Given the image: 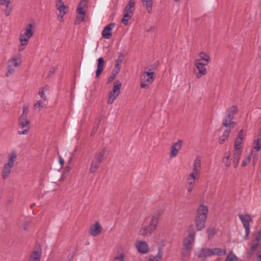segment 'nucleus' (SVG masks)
Returning <instances> with one entry per match:
<instances>
[{
  "instance_id": "f257e3e1",
  "label": "nucleus",
  "mask_w": 261,
  "mask_h": 261,
  "mask_svg": "<svg viewBox=\"0 0 261 261\" xmlns=\"http://www.w3.org/2000/svg\"><path fill=\"white\" fill-rule=\"evenodd\" d=\"M35 24L34 22L28 23L25 28L21 31L19 37V45L18 51H22L28 44L30 39L33 36L34 32V28Z\"/></svg>"
},
{
  "instance_id": "f03ea898",
  "label": "nucleus",
  "mask_w": 261,
  "mask_h": 261,
  "mask_svg": "<svg viewBox=\"0 0 261 261\" xmlns=\"http://www.w3.org/2000/svg\"><path fill=\"white\" fill-rule=\"evenodd\" d=\"M195 231L193 226L191 225L189 228L188 236L183 241L184 248L182 250V255L184 256H187L190 253L193 247L195 242Z\"/></svg>"
},
{
  "instance_id": "7ed1b4c3",
  "label": "nucleus",
  "mask_w": 261,
  "mask_h": 261,
  "mask_svg": "<svg viewBox=\"0 0 261 261\" xmlns=\"http://www.w3.org/2000/svg\"><path fill=\"white\" fill-rule=\"evenodd\" d=\"M208 209L207 206L201 204L197 211L195 219L196 226L197 230L200 231L205 227V221L207 218Z\"/></svg>"
},
{
  "instance_id": "20e7f679",
  "label": "nucleus",
  "mask_w": 261,
  "mask_h": 261,
  "mask_svg": "<svg viewBox=\"0 0 261 261\" xmlns=\"http://www.w3.org/2000/svg\"><path fill=\"white\" fill-rule=\"evenodd\" d=\"M16 158L17 154L15 150H12L8 154L7 162L4 164L2 171V177L3 179H6L9 176Z\"/></svg>"
},
{
  "instance_id": "39448f33",
  "label": "nucleus",
  "mask_w": 261,
  "mask_h": 261,
  "mask_svg": "<svg viewBox=\"0 0 261 261\" xmlns=\"http://www.w3.org/2000/svg\"><path fill=\"white\" fill-rule=\"evenodd\" d=\"M201 158L197 155L194 160L192 166V171L189 173L188 177L197 180L199 179L201 169Z\"/></svg>"
},
{
  "instance_id": "423d86ee",
  "label": "nucleus",
  "mask_w": 261,
  "mask_h": 261,
  "mask_svg": "<svg viewBox=\"0 0 261 261\" xmlns=\"http://www.w3.org/2000/svg\"><path fill=\"white\" fill-rule=\"evenodd\" d=\"M226 253V250L225 249L215 248L213 249L204 248L200 250L197 252L198 257H207L213 255L218 256H224Z\"/></svg>"
},
{
  "instance_id": "0eeeda50",
  "label": "nucleus",
  "mask_w": 261,
  "mask_h": 261,
  "mask_svg": "<svg viewBox=\"0 0 261 261\" xmlns=\"http://www.w3.org/2000/svg\"><path fill=\"white\" fill-rule=\"evenodd\" d=\"M156 77L154 72L144 71L142 73L140 82V87L143 89H148L154 82Z\"/></svg>"
},
{
  "instance_id": "6e6552de",
  "label": "nucleus",
  "mask_w": 261,
  "mask_h": 261,
  "mask_svg": "<svg viewBox=\"0 0 261 261\" xmlns=\"http://www.w3.org/2000/svg\"><path fill=\"white\" fill-rule=\"evenodd\" d=\"M21 62V55L19 54L10 59L8 63V72L6 73V76L8 77L13 73L14 72L15 68L20 64Z\"/></svg>"
},
{
  "instance_id": "1a4fd4ad",
  "label": "nucleus",
  "mask_w": 261,
  "mask_h": 261,
  "mask_svg": "<svg viewBox=\"0 0 261 261\" xmlns=\"http://www.w3.org/2000/svg\"><path fill=\"white\" fill-rule=\"evenodd\" d=\"M121 87V83L119 81H116L114 82L112 91L109 94L108 103L112 104L114 102L120 93Z\"/></svg>"
},
{
  "instance_id": "9d476101",
  "label": "nucleus",
  "mask_w": 261,
  "mask_h": 261,
  "mask_svg": "<svg viewBox=\"0 0 261 261\" xmlns=\"http://www.w3.org/2000/svg\"><path fill=\"white\" fill-rule=\"evenodd\" d=\"M239 217L245 230V239H247L250 233V222L252 221V218L251 216L248 214H240L239 215Z\"/></svg>"
},
{
  "instance_id": "9b49d317",
  "label": "nucleus",
  "mask_w": 261,
  "mask_h": 261,
  "mask_svg": "<svg viewBox=\"0 0 261 261\" xmlns=\"http://www.w3.org/2000/svg\"><path fill=\"white\" fill-rule=\"evenodd\" d=\"M194 64L198 70V72L196 74L197 79H199L202 76L205 75L207 73V70L205 66L208 65L204 62H200L199 60H195Z\"/></svg>"
},
{
  "instance_id": "f8f14e48",
  "label": "nucleus",
  "mask_w": 261,
  "mask_h": 261,
  "mask_svg": "<svg viewBox=\"0 0 261 261\" xmlns=\"http://www.w3.org/2000/svg\"><path fill=\"white\" fill-rule=\"evenodd\" d=\"M30 121L28 118L19 117V125L23 129L22 130H18V135H26L29 133Z\"/></svg>"
},
{
  "instance_id": "ddd939ff",
  "label": "nucleus",
  "mask_w": 261,
  "mask_h": 261,
  "mask_svg": "<svg viewBox=\"0 0 261 261\" xmlns=\"http://www.w3.org/2000/svg\"><path fill=\"white\" fill-rule=\"evenodd\" d=\"M123 62V58L122 56H119L115 61L114 68L113 69L109 81L113 80V79L116 76L120 70L121 64Z\"/></svg>"
},
{
  "instance_id": "4468645a",
  "label": "nucleus",
  "mask_w": 261,
  "mask_h": 261,
  "mask_svg": "<svg viewBox=\"0 0 261 261\" xmlns=\"http://www.w3.org/2000/svg\"><path fill=\"white\" fill-rule=\"evenodd\" d=\"M135 247L138 251L142 254H146L149 251L148 245L145 241H137L135 243Z\"/></svg>"
},
{
  "instance_id": "2eb2a0df",
  "label": "nucleus",
  "mask_w": 261,
  "mask_h": 261,
  "mask_svg": "<svg viewBox=\"0 0 261 261\" xmlns=\"http://www.w3.org/2000/svg\"><path fill=\"white\" fill-rule=\"evenodd\" d=\"M155 229L156 228L149 224L148 225L143 224L142 228L140 229L139 233L140 235L145 237L148 234H152Z\"/></svg>"
},
{
  "instance_id": "dca6fc26",
  "label": "nucleus",
  "mask_w": 261,
  "mask_h": 261,
  "mask_svg": "<svg viewBox=\"0 0 261 261\" xmlns=\"http://www.w3.org/2000/svg\"><path fill=\"white\" fill-rule=\"evenodd\" d=\"M182 141L178 140L176 143H174L171 147L170 157L171 158H174L177 156L178 150L181 147Z\"/></svg>"
},
{
  "instance_id": "f3484780",
  "label": "nucleus",
  "mask_w": 261,
  "mask_h": 261,
  "mask_svg": "<svg viewBox=\"0 0 261 261\" xmlns=\"http://www.w3.org/2000/svg\"><path fill=\"white\" fill-rule=\"evenodd\" d=\"M102 231V227L98 222H96L94 224L91 226L90 228V233L93 237L98 236Z\"/></svg>"
},
{
  "instance_id": "a211bd4d",
  "label": "nucleus",
  "mask_w": 261,
  "mask_h": 261,
  "mask_svg": "<svg viewBox=\"0 0 261 261\" xmlns=\"http://www.w3.org/2000/svg\"><path fill=\"white\" fill-rule=\"evenodd\" d=\"M114 27L115 24L113 23L106 26L102 30V36L106 39H110L112 37V30Z\"/></svg>"
},
{
  "instance_id": "6ab92c4d",
  "label": "nucleus",
  "mask_w": 261,
  "mask_h": 261,
  "mask_svg": "<svg viewBox=\"0 0 261 261\" xmlns=\"http://www.w3.org/2000/svg\"><path fill=\"white\" fill-rule=\"evenodd\" d=\"M56 5L57 9L60 12V13L58 15V16L63 18L64 16L66 13V11L65 10L66 9V7L64 4V3L63 2H56Z\"/></svg>"
},
{
  "instance_id": "aec40b11",
  "label": "nucleus",
  "mask_w": 261,
  "mask_h": 261,
  "mask_svg": "<svg viewBox=\"0 0 261 261\" xmlns=\"http://www.w3.org/2000/svg\"><path fill=\"white\" fill-rule=\"evenodd\" d=\"M41 253V249H38L34 250L31 254L29 261H40Z\"/></svg>"
},
{
  "instance_id": "412c9836",
  "label": "nucleus",
  "mask_w": 261,
  "mask_h": 261,
  "mask_svg": "<svg viewBox=\"0 0 261 261\" xmlns=\"http://www.w3.org/2000/svg\"><path fill=\"white\" fill-rule=\"evenodd\" d=\"M98 63L96 71V77H98L101 73L104 67V60L102 57H100L97 60Z\"/></svg>"
},
{
  "instance_id": "4be33fe9",
  "label": "nucleus",
  "mask_w": 261,
  "mask_h": 261,
  "mask_svg": "<svg viewBox=\"0 0 261 261\" xmlns=\"http://www.w3.org/2000/svg\"><path fill=\"white\" fill-rule=\"evenodd\" d=\"M236 124V122L232 121L230 119L227 118L226 117H224L223 119L222 124L224 127L227 128H230V129H232L234 128Z\"/></svg>"
},
{
  "instance_id": "5701e85b",
  "label": "nucleus",
  "mask_w": 261,
  "mask_h": 261,
  "mask_svg": "<svg viewBox=\"0 0 261 261\" xmlns=\"http://www.w3.org/2000/svg\"><path fill=\"white\" fill-rule=\"evenodd\" d=\"M101 162L95 160V159L91 162L90 168L89 172L91 173H95L99 167Z\"/></svg>"
},
{
  "instance_id": "b1692460",
  "label": "nucleus",
  "mask_w": 261,
  "mask_h": 261,
  "mask_svg": "<svg viewBox=\"0 0 261 261\" xmlns=\"http://www.w3.org/2000/svg\"><path fill=\"white\" fill-rule=\"evenodd\" d=\"M196 180L191 179L187 177V183H186V189L188 191V193H190L193 189H194L195 185V181Z\"/></svg>"
},
{
  "instance_id": "393cba45",
  "label": "nucleus",
  "mask_w": 261,
  "mask_h": 261,
  "mask_svg": "<svg viewBox=\"0 0 261 261\" xmlns=\"http://www.w3.org/2000/svg\"><path fill=\"white\" fill-rule=\"evenodd\" d=\"M163 255V250L161 247L159 248L158 253L156 255H151L148 261H160Z\"/></svg>"
},
{
  "instance_id": "a878e982",
  "label": "nucleus",
  "mask_w": 261,
  "mask_h": 261,
  "mask_svg": "<svg viewBox=\"0 0 261 261\" xmlns=\"http://www.w3.org/2000/svg\"><path fill=\"white\" fill-rule=\"evenodd\" d=\"M199 58L195 60H199L200 62H204L206 64H208L210 60V57L207 54L202 51L199 53Z\"/></svg>"
},
{
  "instance_id": "bb28decb",
  "label": "nucleus",
  "mask_w": 261,
  "mask_h": 261,
  "mask_svg": "<svg viewBox=\"0 0 261 261\" xmlns=\"http://www.w3.org/2000/svg\"><path fill=\"white\" fill-rule=\"evenodd\" d=\"M86 5L87 1L86 0H82L78 5L77 8L76 9V12L78 14H84V13H85L84 8Z\"/></svg>"
},
{
  "instance_id": "cd10ccee",
  "label": "nucleus",
  "mask_w": 261,
  "mask_h": 261,
  "mask_svg": "<svg viewBox=\"0 0 261 261\" xmlns=\"http://www.w3.org/2000/svg\"><path fill=\"white\" fill-rule=\"evenodd\" d=\"M142 3L145 6L146 10L148 13L152 11L153 0H142Z\"/></svg>"
},
{
  "instance_id": "c85d7f7f",
  "label": "nucleus",
  "mask_w": 261,
  "mask_h": 261,
  "mask_svg": "<svg viewBox=\"0 0 261 261\" xmlns=\"http://www.w3.org/2000/svg\"><path fill=\"white\" fill-rule=\"evenodd\" d=\"M5 5L6 9L5 10V15L9 16L11 12V7L10 6V1L8 0H0V5Z\"/></svg>"
},
{
  "instance_id": "c756f323",
  "label": "nucleus",
  "mask_w": 261,
  "mask_h": 261,
  "mask_svg": "<svg viewBox=\"0 0 261 261\" xmlns=\"http://www.w3.org/2000/svg\"><path fill=\"white\" fill-rule=\"evenodd\" d=\"M241 153H242L235 152H233V153L232 164H233V166L234 168H237L239 165Z\"/></svg>"
},
{
  "instance_id": "7c9ffc66",
  "label": "nucleus",
  "mask_w": 261,
  "mask_h": 261,
  "mask_svg": "<svg viewBox=\"0 0 261 261\" xmlns=\"http://www.w3.org/2000/svg\"><path fill=\"white\" fill-rule=\"evenodd\" d=\"M244 130L243 129H241L234 141V144L241 145L243 142L244 137Z\"/></svg>"
},
{
  "instance_id": "2f4dec72",
  "label": "nucleus",
  "mask_w": 261,
  "mask_h": 261,
  "mask_svg": "<svg viewBox=\"0 0 261 261\" xmlns=\"http://www.w3.org/2000/svg\"><path fill=\"white\" fill-rule=\"evenodd\" d=\"M107 152V149L104 148L102 150L99 152L94 159L101 163Z\"/></svg>"
},
{
  "instance_id": "473e14b6",
  "label": "nucleus",
  "mask_w": 261,
  "mask_h": 261,
  "mask_svg": "<svg viewBox=\"0 0 261 261\" xmlns=\"http://www.w3.org/2000/svg\"><path fill=\"white\" fill-rule=\"evenodd\" d=\"M47 89H48L46 87H42L39 90L38 92V94L40 96L41 98L44 101H46L47 100V97L45 93V91H46Z\"/></svg>"
},
{
  "instance_id": "72a5a7b5",
  "label": "nucleus",
  "mask_w": 261,
  "mask_h": 261,
  "mask_svg": "<svg viewBox=\"0 0 261 261\" xmlns=\"http://www.w3.org/2000/svg\"><path fill=\"white\" fill-rule=\"evenodd\" d=\"M252 149L258 151L261 149V139L258 138L253 141Z\"/></svg>"
},
{
  "instance_id": "f704fd0d",
  "label": "nucleus",
  "mask_w": 261,
  "mask_h": 261,
  "mask_svg": "<svg viewBox=\"0 0 261 261\" xmlns=\"http://www.w3.org/2000/svg\"><path fill=\"white\" fill-rule=\"evenodd\" d=\"M45 106H46V101L43 100H37L34 105V109L36 110L37 109L43 108Z\"/></svg>"
},
{
  "instance_id": "c9c22d12",
  "label": "nucleus",
  "mask_w": 261,
  "mask_h": 261,
  "mask_svg": "<svg viewBox=\"0 0 261 261\" xmlns=\"http://www.w3.org/2000/svg\"><path fill=\"white\" fill-rule=\"evenodd\" d=\"M225 261H238V258L232 251H231L227 255Z\"/></svg>"
},
{
  "instance_id": "e433bc0d",
  "label": "nucleus",
  "mask_w": 261,
  "mask_h": 261,
  "mask_svg": "<svg viewBox=\"0 0 261 261\" xmlns=\"http://www.w3.org/2000/svg\"><path fill=\"white\" fill-rule=\"evenodd\" d=\"M135 6V2L133 0H130L127 5L125 11L132 13V9Z\"/></svg>"
},
{
  "instance_id": "4c0bfd02",
  "label": "nucleus",
  "mask_w": 261,
  "mask_h": 261,
  "mask_svg": "<svg viewBox=\"0 0 261 261\" xmlns=\"http://www.w3.org/2000/svg\"><path fill=\"white\" fill-rule=\"evenodd\" d=\"M29 109L28 105H24L22 108V113L20 117L28 118Z\"/></svg>"
},
{
  "instance_id": "58836bf2",
  "label": "nucleus",
  "mask_w": 261,
  "mask_h": 261,
  "mask_svg": "<svg viewBox=\"0 0 261 261\" xmlns=\"http://www.w3.org/2000/svg\"><path fill=\"white\" fill-rule=\"evenodd\" d=\"M113 261H125V255L123 253H119L113 258Z\"/></svg>"
},
{
  "instance_id": "ea45409f",
  "label": "nucleus",
  "mask_w": 261,
  "mask_h": 261,
  "mask_svg": "<svg viewBox=\"0 0 261 261\" xmlns=\"http://www.w3.org/2000/svg\"><path fill=\"white\" fill-rule=\"evenodd\" d=\"M258 151L255 150L254 149H252L251 152V156L253 159V162L254 164H255L256 161L257 160V156L258 154Z\"/></svg>"
},
{
  "instance_id": "a19ab883",
  "label": "nucleus",
  "mask_w": 261,
  "mask_h": 261,
  "mask_svg": "<svg viewBox=\"0 0 261 261\" xmlns=\"http://www.w3.org/2000/svg\"><path fill=\"white\" fill-rule=\"evenodd\" d=\"M230 154L226 155L223 160V162L225 166L226 167H229L230 165Z\"/></svg>"
},
{
  "instance_id": "79ce46f5",
  "label": "nucleus",
  "mask_w": 261,
  "mask_h": 261,
  "mask_svg": "<svg viewBox=\"0 0 261 261\" xmlns=\"http://www.w3.org/2000/svg\"><path fill=\"white\" fill-rule=\"evenodd\" d=\"M251 160V158L249 155H247L242 162L241 166L242 167H245L247 165Z\"/></svg>"
},
{
  "instance_id": "37998d69",
  "label": "nucleus",
  "mask_w": 261,
  "mask_h": 261,
  "mask_svg": "<svg viewBox=\"0 0 261 261\" xmlns=\"http://www.w3.org/2000/svg\"><path fill=\"white\" fill-rule=\"evenodd\" d=\"M208 237L209 239L213 237L215 234L216 233V230L215 228H210L207 230Z\"/></svg>"
},
{
  "instance_id": "c03bdc74",
  "label": "nucleus",
  "mask_w": 261,
  "mask_h": 261,
  "mask_svg": "<svg viewBox=\"0 0 261 261\" xmlns=\"http://www.w3.org/2000/svg\"><path fill=\"white\" fill-rule=\"evenodd\" d=\"M162 212H163V210H162V209L157 210L154 213L152 218L158 221L159 217H160L161 214L162 213Z\"/></svg>"
},
{
  "instance_id": "a18cd8bd",
  "label": "nucleus",
  "mask_w": 261,
  "mask_h": 261,
  "mask_svg": "<svg viewBox=\"0 0 261 261\" xmlns=\"http://www.w3.org/2000/svg\"><path fill=\"white\" fill-rule=\"evenodd\" d=\"M158 66V64L157 63H154L150 65L147 69L146 71H150V72H154Z\"/></svg>"
},
{
  "instance_id": "49530a36",
  "label": "nucleus",
  "mask_w": 261,
  "mask_h": 261,
  "mask_svg": "<svg viewBox=\"0 0 261 261\" xmlns=\"http://www.w3.org/2000/svg\"><path fill=\"white\" fill-rule=\"evenodd\" d=\"M80 16H77L76 19V23H80L84 20L85 16V13H84V14H79Z\"/></svg>"
},
{
  "instance_id": "de8ad7c7",
  "label": "nucleus",
  "mask_w": 261,
  "mask_h": 261,
  "mask_svg": "<svg viewBox=\"0 0 261 261\" xmlns=\"http://www.w3.org/2000/svg\"><path fill=\"white\" fill-rule=\"evenodd\" d=\"M238 108L236 106H231L227 111L228 112L231 113V114L235 115L237 112Z\"/></svg>"
},
{
  "instance_id": "09e8293b",
  "label": "nucleus",
  "mask_w": 261,
  "mask_h": 261,
  "mask_svg": "<svg viewBox=\"0 0 261 261\" xmlns=\"http://www.w3.org/2000/svg\"><path fill=\"white\" fill-rule=\"evenodd\" d=\"M233 152L242 153V145L239 144H234Z\"/></svg>"
},
{
  "instance_id": "8fccbe9b",
  "label": "nucleus",
  "mask_w": 261,
  "mask_h": 261,
  "mask_svg": "<svg viewBox=\"0 0 261 261\" xmlns=\"http://www.w3.org/2000/svg\"><path fill=\"white\" fill-rule=\"evenodd\" d=\"M158 224V221L152 218L149 224L154 226L155 228H156Z\"/></svg>"
},
{
  "instance_id": "3c124183",
  "label": "nucleus",
  "mask_w": 261,
  "mask_h": 261,
  "mask_svg": "<svg viewBox=\"0 0 261 261\" xmlns=\"http://www.w3.org/2000/svg\"><path fill=\"white\" fill-rule=\"evenodd\" d=\"M259 244L258 242H254L253 243V244L251 246V250L252 251H254L257 249V248L259 246Z\"/></svg>"
},
{
  "instance_id": "603ef678",
  "label": "nucleus",
  "mask_w": 261,
  "mask_h": 261,
  "mask_svg": "<svg viewBox=\"0 0 261 261\" xmlns=\"http://www.w3.org/2000/svg\"><path fill=\"white\" fill-rule=\"evenodd\" d=\"M230 130H231V129H230V128H228V129L225 130L223 132L222 135L228 138L229 136V135L230 133Z\"/></svg>"
},
{
  "instance_id": "864d4df0",
  "label": "nucleus",
  "mask_w": 261,
  "mask_h": 261,
  "mask_svg": "<svg viewBox=\"0 0 261 261\" xmlns=\"http://www.w3.org/2000/svg\"><path fill=\"white\" fill-rule=\"evenodd\" d=\"M260 240H261V230H259L257 232L256 236L255 237V242H259V241Z\"/></svg>"
},
{
  "instance_id": "5fc2aeb1",
  "label": "nucleus",
  "mask_w": 261,
  "mask_h": 261,
  "mask_svg": "<svg viewBox=\"0 0 261 261\" xmlns=\"http://www.w3.org/2000/svg\"><path fill=\"white\" fill-rule=\"evenodd\" d=\"M131 14L132 13L130 12L124 11V15L123 18H125L127 20H129L131 18Z\"/></svg>"
},
{
  "instance_id": "6e6d98bb",
  "label": "nucleus",
  "mask_w": 261,
  "mask_h": 261,
  "mask_svg": "<svg viewBox=\"0 0 261 261\" xmlns=\"http://www.w3.org/2000/svg\"><path fill=\"white\" fill-rule=\"evenodd\" d=\"M234 115L231 114V113L227 112V114H226V115L225 117H226L227 118L230 119H231L232 120L233 119V116Z\"/></svg>"
},
{
  "instance_id": "4d7b16f0",
  "label": "nucleus",
  "mask_w": 261,
  "mask_h": 261,
  "mask_svg": "<svg viewBox=\"0 0 261 261\" xmlns=\"http://www.w3.org/2000/svg\"><path fill=\"white\" fill-rule=\"evenodd\" d=\"M128 20H127V19H126L125 18H123L122 19V20H121V22H122L123 24H124V25H127V24H128Z\"/></svg>"
},
{
  "instance_id": "13d9d810",
  "label": "nucleus",
  "mask_w": 261,
  "mask_h": 261,
  "mask_svg": "<svg viewBox=\"0 0 261 261\" xmlns=\"http://www.w3.org/2000/svg\"><path fill=\"white\" fill-rule=\"evenodd\" d=\"M257 256H258L259 261H261V249L259 251Z\"/></svg>"
},
{
  "instance_id": "bf43d9fd",
  "label": "nucleus",
  "mask_w": 261,
  "mask_h": 261,
  "mask_svg": "<svg viewBox=\"0 0 261 261\" xmlns=\"http://www.w3.org/2000/svg\"><path fill=\"white\" fill-rule=\"evenodd\" d=\"M225 141L224 140H223V139H221L220 138H219V143L220 144H223L225 142Z\"/></svg>"
},
{
  "instance_id": "052dcab7",
  "label": "nucleus",
  "mask_w": 261,
  "mask_h": 261,
  "mask_svg": "<svg viewBox=\"0 0 261 261\" xmlns=\"http://www.w3.org/2000/svg\"><path fill=\"white\" fill-rule=\"evenodd\" d=\"M220 138H221V139H223V140H224L225 141H226V140L227 139V137H224V136H223L222 135V136H220Z\"/></svg>"
},
{
  "instance_id": "680f3d73",
  "label": "nucleus",
  "mask_w": 261,
  "mask_h": 261,
  "mask_svg": "<svg viewBox=\"0 0 261 261\" xmlns=\"http://www.w3.org/2000/svg\"><path fill=\"white\" fill-rule=\"evenodd\" d=\"M220 138H221V139H223V140H224L225 141H226V140L227 139V137H224V136H223L222 135V136H220Z\"/></svg>"
},
{
  "instance_id": "e2e57ef3",
  "label": "nucleus",
  "mask_w": 261,
  "mask_h": 261,
  "mask_svg": "<svg viewBox=\"0 0 261 261\" xmlns=\"http://www.w3.org/2000/svg\"><path fill=\"white\" fill-rule=\"evenodd\" d=\"M59 161H60V163L61 165H63L64 164V160L63 159H62L61 158H60Z\"/></svg>"
},
{
  "instance_id": "0e129e2a",
  "label": "nucleus",
  "mask_w": 261,
  "mask_h": 261,
  "mask_svg": "<svg viewBox=\"0 0 261 261\" xmlns=\"http://www.w3.org/2000/svg\"><path fill=\"white\" fill-rule=\"evenodd\" d=\"M96 127H94V128H93V129L92 132V133H94V132L95 130H96Z\"/></svg>"
},
{
  "instance_id": "69168bd1",
  "label": "nucleus",
  "mask_w": 261,
  "mask_h": 261,
  "mask_svg": "<svg viewBox=\"0 0 261 261\" xmlns=\"http://www.w3.org/2000/svg\"><path fill=\"white\" fill-rule=\"evenodd\" d=\"M62 2V0H56V2Z\"/></svg>"
},
{
  "instance_id": "338daca9",
  "label": "nucleus",
  "mask_w": 261,
  "mask_h": 261,
  "mask_svg": "<svg viewBox=\"0 0 261 261\" xmlns=\"http://www.w3.org/2000/svg\"><path fill=\"white\" fill-rule=\"evenodd\" d=\"M63 18H62L61 17V18H60V21L61 22H62V21H63Z\"/></svg>"
},
{
  "instance_id": "774afa93",
  "label": "nucleus",
  "mask_w": 261,
  "mask_h": 261,
  "mask_svg": "<svg viewBox=\"0 0 261 261\" xmlns=\"http://www.w3.org/2000/svg\"><path fill=\"white\" fill-rule=\"evenodd\" d=\"M24 230H27V227H24Z\"/></svg>"
}]
</instances>
